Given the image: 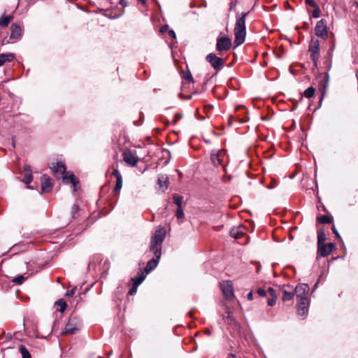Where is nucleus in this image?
<instances>
[{
    "instance_id": "09e8293b",
    "label": "nucleus",
    "mask_w": 358,
    "mask_h": 358,
    "mask_svg": "<svg viewBox=\"0 0 358 358\" xmlns=\"http://www.w3.org/2000/svg\"><path fill=\"white\" fill-rule=\"evenodd\" d=\"M247 298L248 300L250 301H252L253 299V294H252V292H250L248 295H247Z\"/></svg>"
},
{
    "instance_id": "58836bf2",
    "label": "nucleus",
    "mask_w": 358,
    "mask_h": 358,
    "mask_svg": "<svg viewBox=\"0 0 358 358\" xmlns=\"http://www.w3.org/2000/svg\"><path fill=\"white\" fill-rule=\"evenodd\" d=\"M76 291V287H73L71 289L66 292V296H73L75 294Z\"/></svg>"
},
{
    "instance_id": "603ef678",
    "label": "nucleus",
    "mask_w": 358,
    "mask_h": 358,
    "mask_svg": "<svg viewBox=\"0 0 358 358\" xmlns=\"http://www.w3.org/2000/svg\"><path fill=\"white\" fill-rule=\"evenodd\" d=\"M228 358H236L235 355L233 354H230L228 357Z\"/></svg>"
},
{
    "instance_id": "4c0bfd02",
    "label": "nucleus",
    "mask_w": 358,
    "mask_h": 358,
    "mask_svg": "<svg viewBox=\"0 0 358 358\" xmlns=\"http://www.w3.org/2000/svg\"><path fill=\"white\" fill-rule=\"evenodd\" d=\"M306 3L313 8L317 6V4L315 3L314 0H306Z\"/></svg>"
},
{
    "instance_id": "f3484780",
    "label": "nucleus",
    "mask_w": 358,
    "mask_h": 358,
    "mask_svg": "<svg viewBox=\"0 0 358 358\" xmlns=\"http://www.w3.org/2000/svg\"><path fill=\"white\" fill-rule=\"evenodd\" d=\"M41 189L43 192H49L52 189V183L47 175L41 176Z\"/></svg>"
},
{
    "instance_id": "20e7f679",
    "label": "nucleus",
    "mask_w": 358,
    "mask_h": 358,
    "mask_svg": "<svg viewBox=\"0 0 358 358\" xmlns=\"http://www.w3.org/2000/svg\"><path fill=\"white\" fill-rule=\"evenodd\" d=\"M227 159L226 151L223 149L213 150L211 153V161L213 165L215 166L222 165L224 171H226L224 163Z\"/></svg>"
},
{
    "instance_id": "49530a36",
    "label": "nucleus",
    "mask_w": 358,
    "mask_h": 358,
    "mask_svg": "<svg viewBox=\"0 0 358 358\" xmlns=\"http://www.w3.org/2000/svg\"><path fill=\"white\" fill-rule=\"evenodd\" d=\"M168 29H169V26H168V25H164V26L161 28L160 31H161L162 33H164V32H166V31H168Z\"/></svg>"
},
{
    "instance_id": "79ce46f5",
    "label": "nucleus",
    "mask_w": 358,
    "mask_h": 358,
    "mask_svg": "<svg viewBox=\"0 0 358 358\" xmlns=\"http://www.w3.org/2000/svg\"><path fill=\"white\" fill-rule=\"evenodd\" d=\"M257 294L261 296H264L266 295V291L262 288H259L257 289Z\"/></svg>"
},
{
    "instance_id": "ddd939ff",
    "label": "nucleus",
    "mask_w": 358,
    "mask_h": 358,
    "mask_svg": "<svg viewBox=\"0 0 358 358\" xmlns=\"http://www.w3.org/2000/svg\"><path fill=\"white\" fill-rule=\"evenodd\" d=\"M50 168L52 170V172L56 177L63 176L66 173L65 164L62 162L52 163L50 165Z\"/></svg>"
},
{
    "instance_id": "c03bdc74",
    "label": "nucleus",
    "mask_w": 358,
    "mask_h": 358,
    "mask_svg": "<svg viewBox=\"0 0 358 358\" xmlns=\"http://www.w3.org/2000/svg\"><path fill=\"white\" fill-rule=\"evenodd\" d=\"M332 231L338 238H341L340 234L334 226L332 227Z\"/></svg>"
},
{
    "instance_id": "2eb2a0df",
    "label": "nucleus",
    "mask_w": 358,
    "mask_h": 358,
    "mask_svg": "<svg viewBox=\"0 0 358 358\" xmlns=\"http://www.w3.org/2000/svg\"><path fill=\"white\" fill-rule=\"evenodd\" d=\"M308 306L309 301L308 300L303 301H298L297 304V313L299 316L303 317V318L306 317L308 313Z\"/></svg>"
},
{
    "instance_id": "37998d69",
    "label": "nucleus",
    "mask_w": 358,
    "mask_h": 358,
    "mask_svg": "<svg viewBox=\"0 0 358 358\" xmlns=\"http://www.w3.org/2000/svg\"><path fill=\"white\" fill-rule=\"evenodd\" d=\"M184 78L187 80H189V82L193 81L192 76L191 75V73L189 72H188L187 73L184 75Z\"/></svg>"
},
{
    "instance_id": "5fc2aeb1",
    "label": "nucleus",
    "mask_w": 358,
    "mask_h": 358,
    "mask_svg": "<svg viewBox=\"0 0 358 358\" xmlns=\"http://www.w3.org/2000/svg\"><path fill=\"white\" fill-rule=\"evenodd\" d=\"M356 78L358 79V70L356 71Z\"/></svg>"
},
{
    "instance_id": "aec40b11",
    "label": "nucleus",
    "mask_w": 358,
    "mask_h": 358,
    "mask_svg": "<svg viewBox=\"0 0 358 358\" xmlns=\"http://www.w3.org/2000/svg\"><path fill=\"white\" fill-rule=\"evenodd\" d=\"M157 184L159 187L162 189V192H165L168 188L169 185V178L166 175H162L158 178Z\"/></svg>"
},
{
    "instance_id": "4d7b16f0",
    "label": "nucleus",
    "mask_w": 358,
    "mask_h": 358,
    "mask_svg": "<svg viewBox=\"0 0 358 358\" xmlns=\"http://www.w3.org/2000/svg\"><path fill=\"white\" fill-rule=\"evenodd\" d=\"M120 358H122V357H120Z\"/></svg>"
},
{
    "instance_id": "bb28decb",
    "label": "nucleus",
    "mask_w": 358,
    "mask_h": 358,
    "mask_svg": "<svg viewBox=\"0 0 358 358\" xmlns=\"http://www.w3.org/2000/svg\"><path fill=\"white\" fill-rule=\"evenodd\" d=\"M315 92V89L313 87H308L303 92V96L306 98H311L314 96Z\"/></svg>"
},
{
    "instance_id": "de8ad7c7",
    "label": "nucleus",
    "mask_w": 358,
    "mask_h": 358,
    "mask_svg": "<svg viewBox=\"0 0 358 358\" xmlns=\"http://www.w3.org/2000/svg\"><path fill=\"white\" fill-rule=\"evenodd\" d=\"M334 45H333L329 50H328V55L329 56V57H332V52L334 51Z\"/></svg>"
},
{
    "instance_id": "9d476101",
    "label": "nucleus",
    "mask_w": 358,
    "mask_h": 358,
    "mask_svg": "<svg viewBox=\"0 0 358 358\" xmlns=\"http://www.w3.org/2000/svg\"><path fill=\"white\" fill-rule=\"evenodd\" d=\"M315 34L322 39H326L328 36L327 21L324 19L319 20L315 28Z\"/></svg>"
},
{
    "instance_id": "4be33fe9",
    "label": "nucleus",
    "mask_w": 358,
    "mask_h": 358,
    "mask_svg": "<svg viewBox=\"0 0 358 358\" xmlns=\"http://www.w3.org/2000/svg\"><path fill=\"white\" fill-rule=\"evenodd\" d=\"M14 59V55L11 53L0 55V66L3 65L6 62H11Z\"/></svg>"
},
{
    "instance_id": "ea45409f",
    "label": "nucleus",
    "mask_w": 358,
    "mask_h": 358,
    "mask_svg": "<svg viewBox=\"0 0 358 358\" xmlns=\"http://www.w3.org/2000/svg\"><path fill=\"white\" fill-rule=\"evenodd\" d=\"M276 299H277V298L271 297L268 300V305L270 306H274L275 304V303H276Z\"/></svg>"
},
{
    "instance_id": "5701e85b",
    "label": "nucleus",
    "mask_w": 358,
    "mask_h": 358,
    "mask_svg": "<svg viewBox=\"0 0 358 358\" xmlns=\"http://www.w3.org/2000/svg\"><path fill=\"white\" fill-rule=\"evenodd\" d=\"M13 19V15H7V16L3 15L0 17V26L1 27H7L8 25V24L10 23V22Z\"/></svg>"
},
{
    "instance_id": "2f4dec72",
    "label": "nucleus",
    "mask_w": 358,
    "mask_h": 358,
    "mask_svg": "<svg viewBox=\"0 0 358 358\" xmlns=\"http://www.w3.org/2000/svg\"><path fill=\"white\" fill-rule=\"evenodd\" d=\"M176 216L178 219H182L185 217V213L182 208H177Z\"/></svg>"
},
{
    "instance_id": "6e6552de",
    "label": "nucleus",
    "mask_w": 358,
    "mask_h": 358,
    "mask_svg": "<svg viewBox=\"0 0 358 358\" xmlns=\"http://www.w3.org/2000/svg\"><path fill=\"white\" fill-rule=\"evenodd\" d=\"M220 287L226 299H231L234 297L233 283L231 280H224L221 282L220 283Z\"/></svg>"
},
{
    "instance_id": "1a4fd4ad",
    "label": "nucleus",
    "mask_w": 358,
    "mask_h": 358,
    "mask_svg": "<svg viewBox=\"0 0 358 358\" xmlns=\"http://www.w3.org/2000/svg\"><path fill=\"white\" fill-rule=\"evenodd\" d=\"M206 61L210 64L213 69L220 71L224 66V61L214 53H210L206 56Z\"/></svg>"
},
{
    "instance_id": "412c9836",
    "label": "nucleus",
    "mask_w": 358,
    "mask_h": 358,
    "mask_svg": "<svg viewBox=\"0 0 358 358\" xmlns=\"http://www.w3.org/2000/svg\"><path fill=\"white\" fill-rule=\"evenodd\" d=\"M285 287L283 286V289L282 290V299L284 301L292 300L294 296V293L293 290H287Z\"/></svg>"
},
{
    "instance_id": "c9c22d12",
    "label": "nucleus",
    "mask_w": 358,
    "mask_h": 358,
    "mask_svg": "<svg viewBox=\"0 0 358 358\" xmlns=\"http://www.w3.org/2000/svg\"><path fill=\"white\" fill-rule=\"evenodd\" d=\"M268 293L271 297L277 298L275 290L273 288L269 287L268 289Z\"/></svg>"
},
{
    "instance_id": "a211bd4d",
    "label": "nucleus",
    "mask_w": 358,
    "mask_h": 358,
    "mask_svg": "<svg viewBox=\"0 0 358 358\" xmlns=\"http://www.w3.org/2000/svg\"><path fill=\"white\" fill-rule=\"evenodd\" d=\"M62 180L64 183L73 184V185L74 187V191H76V182H76V180L75 178L73 173H69V172L65 173L62 177Z\"/></svg>"
},
{
    "instance_id": "a18cd8bd",
    "label": "nucleus",
    "mask_w": 358,
    "mask_h": 358,
    "mask_svg": "<svg viewBox=\"0 0 358 358\" xmlns=\"http://www.w3.org/2000/svg\"><path fill=\"white\" fill-rule=\"evenodd\" d=\"M169 36L172 37L173 38H176V33L172 29L169 30Z\"/></svg>"
},
{
    "instance_id": "423d86ee",
    "label": "nucleus",
    "mask_w": 358,
    "mask_h": 358,
    "mask_svg": "<svg viewBox=\"0 0 358 358\" xmlns=\"http://www.w3.org/2000/svg\"><path fill=\"white\" fill-rule=\"evenodd\" d=\"M231 47V41L227 36H220L217 38L216 50L220 52H227Z\"/></svg>"
},
{
    "instance_id": "a19ab883",
    "label": "nucleus",
    "mask_w": 358,
    "mask_h": 358,
    "mask_svg": "<svg viewBox=\"0 0 358 358\" xmlns=\"http://www.w3.org/2000/svg\"><path fill=\"white\" fill-rule=\"evenodd\" d=\"M137 287H136V285H134V284H133L132 287L129 291V294L133 295V294H136V292L137 291Z\"/></svg>"
},
{
    "instance_id": "473e14b6",
    "label": "nucleus",
    "mask_w": 358,
    "mask_h": 358,
    "mask_svg": "<svg viewBox=\"0 0 358 358\" xmlns=\"http://www.w3.org/2000/svg\"><path fill=\"white\" fill-rule=\"evenodd\" d=\"M320 9L319 6H317L314 8V10L312 13V17L314 18H317L320 17Z\"/></svg>"
},
{
    "instance_id": "7ed1b4c3",
    "label": "nucleus",
    "mask_w": 358,
    "mask_h": 358,
    "mask_svg": "<svg viewBox=\"0 0 358 358\" xmlns=\"http://www.w3.org/2000/svg\"><path fill=\"white\" fill-rule=\"evenodd\" d=\"M310 57L313 62L315 68L317 67L318 59L320 57V41L318 39L312 38L308 47Z\"/></svg>"
},
{
    "instance_id": "f257e3e1",
    "label": "nucleus",
    "mask_w": 358,
    "mask_h": 358,
    "mask_svg": "<svg viewBox=\"0 0 358 358\" xmlns=\"http://www.w3.org/2000/svg\"><path fill=\"white\" fill-rule=\"evenodd\" d=\"M165 236L166 231L163 227H161L156 230L151 237L149 250L154 254L155 257L148 262L145 268L146 273H150L157 267L161 257L162 245L165 238Z\"/></svg>"
},
{
    "instance_id": "72a5a7b5",
    "label": "nucleus",
    "mask_w": 358,
    "mask_h": 358,
    "mask_svg": "<svg viewBox=\"0 0 358 358\" xmlns=\"http://www.w3.org/2000/svg\"><path fill=\"white\" fill-rule=\"evenodd\" d=\"M24 279L25 278H24V277L23 275H19V276L15 278L13 280V282L16 283V284L20 285V284H22L24 282Z\"/></svg>"
},
{
    "instance_id": "9b49d317",
    "label": "nucleus",
    "mask_w": 358,
    "mask_h": 358,
    "mask_svg": "<svg viewBox=\"0 0 358 358\" xmlns=\"http://www.w3.org/2000/svg\"><path fill=\"white\" fill-rule=\"evenodd\" d=\"M10 43H15L17 41L20 39L22 35V27L15 23H13L10 27Z\"/></svg>"
},
{
    "instance_id": "e433bc0d",
    "label": "nucleus",
    "mask_w": 358,
    "mask_h": 358,
    "mask_svg": "<svg viewBox=\"0 0 358 358\" xmlns=\"http://www.w3.org/2000/svg\"><path fill=\"white\" fill-rule=\"evenodd\" d=\"M79 210V206L77 204H74L71 208V214L73 217Z\"/></svg>"
},
{
    "instance_id": "f03ea898",
    "label": "nucleus",
    "mask_w": 358,
    "mask_h": 358,
    "mask_svg": "<svg viewBox=\"0 0 358 358\" xmlns=\"http://www.w3.org/2000/svg\"><path fill=\"white\" fill-rule=\"evenodd\" d=\"M248 13H241L240 15L236 14L234 27V43L236 46L243 44L245 41L246 36L245 17Z\"/></svg>"
},
{
    "instance_id": "0eeeda50",
    "label": "nucleus",
    "mask_w": 358,
    "mask_h": 358,
    "mask_svg": "<svg viewBox=\"0 0 358 358\" xmlns=\"http://www.w3.org/2000/svg\"><path fill=\"white\" fill-rule=\"evenodd\" d=\"M297 301L308 300V294L309 292V286L307 284H299L294 289Z\"/></svg>"
},
{
    "instance_id": "dca6fc26",
    "label": "nucleus",
    "mask_w": 358,
    "mask_h": 358,
    "mask_svg": "<svg viewBox=\"0 0 358 358\" xmlns=\"http://www.w3.org/2000/svg\"><path fill=\"white\" fill-rule=\"evenodd\" d=\"M246 234V228L243 225L234 227L230 231V236L236 239L241 238Z\"/></svg>"
},
{
    "instance_id": "c756f323",
    "label": "nucleus",
    "mask_w": 358,
    "mask_h": 358,
    "mask_svg": "<svg viewBox=\"0 0 358 358\" xmlns=\"http://www.w3.org/2000/svg\"><path fill=\"white\" fill-rule=\"evenodd\" d=\"M122 187V178H117V180H116V184H115V188H114V192H119L121 188Z\"/></svg>"
},
{
    "instance_id": "393cba45",
    "label": "nucleus",
    "mask_w": 358,
    "mask_h": 358,
    "mask_svg": "<svg viewBox=\"0 0 358 358\" xmlns=\"http://www.w3.org/2000/svg\"><path fill=\"white\" fill-rule=\"evenodd\" d=\"M19 351L22 358H31V355L26 347L23 345H20Z\"/></svg>"
},
{
    "instance_id": "f8f14e48",
    "label": "nucleus",
    "mask_w": 358,
    "mask_h": 358,
    "mask_svg": "<svg viewBox=\"0 0 358 358\" xmlns=\"http://www.w3.org/2000/svg\"><path fill=\"white\" fill-rule=\"evenodd\" d=\"M335 248V245L332 243L328 244H322L317 246V255L320 257L328 256Z\"/></svg>"
},
{
    "instance_id": "8fccbe9b",
    "label": "nucleus",
    "mask_w": 358,
    "mask_h": 358,
    "mask_svg": "<svg viewBox=\"0 0 358 358\" xmlns=\"http://www.w3.org/2000/svg\"><path fill=\"white\" fill-rule=\"evenodd\" d=\"M120 4H121L123 6H125L127 4V1L126 0H120Z\"/></svg>"
},
{
    "instance_id": "c85d7f7f",
    "label": "nucleus",
    "mask_w": 358,
    "mask_h": 358,
    "mask_svg": "<svg viewBox=\"0 0 358 358\" xmlns=\"http://www.w3.org/2000/svg\"><path fill=\"white\" fill-rule=\"evenodd\" d=\"M318 220H319L320 222L322 224L331 223L332 221V218L327 215H322L320 217H318Z\"/></svg>"
},
{
    "instance_id": "6ab92c4d",
    "label": "nucleus",
    "mask_w": 358,
    "mask_h": 358,
    "mask_svg": "<svg viewBox=\"0 0 358 358\" xmlns=\"http://www.w3.org/2000/svg\"><path fill=\"white\" fill-rule=\"evenodd\" d=\"M24 177L22 179V182L27 185H29L33 180L31 166L29 165H25L24 168Z\"/></svg>"
},
{
    "instance_id": "cd10ccee",
    "label": "nucleus",
    "mask_w": 358,
    "mask_h": 358,
    "mask_svg": "<svg viewBox=\"0 0 358 358\" xmlns=\"http://www.w3.org/2000/svg\"><path fill=\"white\" fill-rule=\"evenodd\" d=\"M173 199L174 203L176 204L177 208H182V201H183L182 196L175 194L173 195Z\"/></svg>"
},
{
    "instance_id": "39448f33",
    "label": "nucleus",
    "mask_w": 358,
    "mask_h": 358,
    "mask_svg": "<svg viewBox=\"0 0 358 358\" xmlns=\"http://www.w3.org/2000/svg\"><path fill=\"white\" fill-rule=\"evenodd\" d=\"M80 327L81 324L80 320L76 316H72L69 318L68 322L66 324L62 334H74L80 329Z\"/></svg>"
},
{
    "instance_id": "6e6d98bb",
    "label": "nucleus",
    "mask_w": 358,
    "mask_h": 358,
    "mask_svg": "<svg viewBox=\"0 0 358 358\" xmlns=\"http://www.w3.org/2000/svg\"><path fill=\"white\" fill-rule=\"evenodd\" d=\"M317 285H318V282H317L315 283V288L317 286Z\"/></svg>"
},
{
    "instance_id": "f704fd0d",
    "label": "nucleus",
    "mask_w": 358,
    "mask_h": 358,
    "mask_svg": "<svg viewBox=\"0 0 358 358\" xmlns=\"http://www.w3.org/2000/svg\"><path fill=\"white\" fill-rule=\"evenodd\" d=\"M112 175L116 178V180H117V178H122V175L117 169H113V170L112 171Z\"/></svg>"
},
{
    "instance_id": "a878e982",
    "label": "nucleus",
    "mask_w": 358,
    "mask_h": 358,
    "mask_svg": "<svg viewBox=\"0 0 358 358\" xmlns=\"http://www.w3.org/2000/svg\"><path fill=\"white\" fill-rule=\"evenodd\" d=\"M55 305L57 306V310L63 313L66 308V303L63 299H59L56 301Z\"/></svg>"
},
{
    "instance_id": "3c124183",
    "label": "nucleus",
    "mask_w": 358,
    "mask_h": 358,
    "mask_svg": "<svg viewBox=\"0 0 358 358\" xmlns=\"http://www.w3.org/2000/svg\"><path fill=\"white\" fill-rule=\"evenodd\" d=\"M180 118H181V115H176V117H175V120H174V123H176Z\"/></svg>"
},
{
    "instance_id": "b1692460",
    "label": "nucleus",
    "mask_w": 358,
    "mask_h": 358,
    "mask_svg": "<svg viewBox=\"0 0 358 358\" xmlns=\"http://www.w3.org/2000/svg\"><path fill=\"white\" fill-rule=\"evenodd\" d=\"M326 240L325 233L323 229L317 231V246L322 244H324Z\"/></svg>"
},
{
    "instance_id": "4468645a",
    "label": "nucleus",
    "mask_w": 358,
    "mask_h": 358,
    "mask_svg": "<svg viewBox=\"0 0 358 358\" xmlns=\"http://www.w3.org/2000/svg\"><path fill=\"white\" fill-rule=\"evenodd\" d=\"M123 159L129 165L134 166L138 161V157H136L130 150H127L123 152Z\"/></svg>"
},
{
    "instance_id": "864d4df0",
    "label": "nucleus",
    "mask_w": 358,
    "mask_h": 358,
    "mask_svg": "<svg viewBox=\"0 0 358 358\" xmlns=\"http://www.w3.org/2000/svg\"><path fill=\"white\" fill-rule=\"evenodd\" d=\"M139 2L142 3H145V0H138Z\"/></svg>"
},
{
    "instance_id": "7c9ffc66",
    "label": "nucleus",
    "mask_w": 358,
    "mask_h": 358,
    "mask_svg": "<svg viewBox=\"0 0 358 358\" xmlns=\"http://www.w3.org/2000/svg\"><path fill=\"white\" fill-rule=\"evenodd\" d=\"M145 277L143 275L133 278V284H134L136 287H138L143 281Z\"/></svg>"
}]
</instances>
